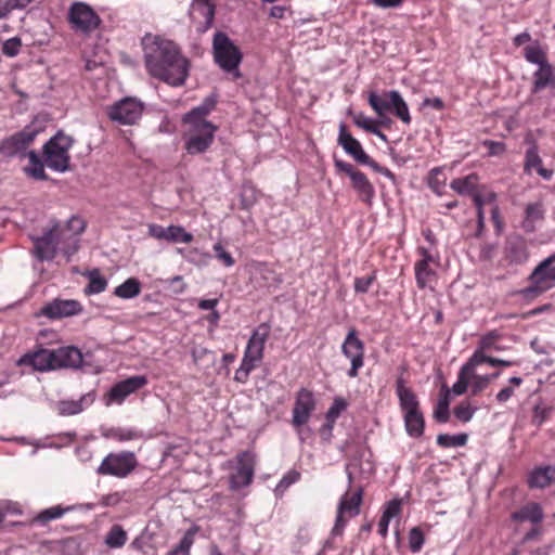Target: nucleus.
I'll return each mask as SVG.
<instances>
[{
  "mask_svg": "<svg viewBox=\"0 0 555 555\" xmlns=\"http://www.w3.org/2000/svg\"><path fill=\"white\" fill-rule=\"evenodd\" d=\"M467 440H468L467 434H459V435L440 434L437 436V444L444 449L464 447L467 443Z\"/></svg>",
  "mask_w": 555,
  "mask_h": 555,
  "instance_id": "41",
  "label": "nucleus"
},
{
  "mask_svg": "<svg viewBox=\"0 0 555 555\" xmlns=\"http://www.w3.org/2000/svg\"><path fill=\"white\" fill-rule=\"evenodd\" d=\"M499 337L500 335L495 331L487 333L480 338L478 348L475 351L486 353V351L495 348V341L499 339Z\"/></svg>",
  "mask_w": 555,
  "mask_h": 555,
  "instance_id": "55",
  "label": "nucleus"
},
{
  "mask_svg": "<svg viewBox=\"0 0 555 555\" xmlns=\"http://www.w3.org/2000/svg\"><path fill=\"white\" fill-rule=\"evenodd\" d=\"M86 228V222L82 218L73 216L66 223V225L62 227L61 229L65 230V241H70L72 238H75L77 235L82 233Z\"/></svg>",
  "mask_w": 555,
  "mask_h": 555,
  "instance_id": "45",
  "label": "nucleus"
},
{
  "mask_svg": "<svg viewBox=\"0 0 555 555\" xmlns=\"http://www.w3.org/2000/svg\"><path fill=\"white\" fill-rule=\"evenodd\" d=\"M387 98L390 100L391 109L397 118H399L403 124L410 125L412 121L408 104L401 96V94L396 91L391 90L386 93Z\"/></svg>",
  "mask_w": 555,
  "mask_h": 555,
  "instance_id": "30",
  "label": "nucleus"
},
{
  "mask_svg": "<svg viewBox=\"0 0 555 555\" xmlns=\"http://www.w3.org/2000/svg\"><path fill=\"white\" fill-rule=\"evenodd\" d=\"M106 287L107 281L98 270H93L89 273V284L85 289L86 294H100L104 292Z\"/></svg>",
  "mask_w": 555,
  "mask_h": 555,
  "instance_id": "43",
  "label": "nucleus"
},
{
  "mask_svg": "<svg viewBox=\"0 0 555 555\" xmlns=\"http://www.w3.org/2000/svg\"><path fill=\"white\" fill-rule=\"evenodd\" d=\"M478 366H470L466 369V362L462 365L457 374V380L452 386V391L456 396H461L466 392L467 387L470 383V390L474 396L483 391L491 383V376L479 375L476 373Z\"/></svg>",
  "mask_w": 555,
  "mask_h": 555,
  "instance_id": "15",
  "label": "nucleus"
},
{
  "mask_svg": "<svg viewBox=\"0 0 555 555\" xmlns=\"http://www.w3.org/2000/svg\"><path fill=\"white\" fill-rule=\"evenodd\" d=\"M212 54L215 63L223 72L233 74L235 78L241 77L238 67L243 60V53L225 33L218 31L214 35Z\"/></svg>",
  "mask_w": 555,
  "mask_h": 555,
  "instance_id": "4",
  "label": "nucleus"
},
{
  "mask_svg": "<svg viewBox=\"0 0 555 555\" xmlns=\"http://www.w3.org/2000/svg\"><path fill=\"white\" fill-rule=\"evenodd\" d=\"M271 332V326L269 323L263 322L259 324L253 332L247 346L251 349L260 350L263 353L266 341L268 340Z\"/></svg>",
  "mask_w": 555,
  "mask_h": 555,
  "instance_id": "35",
  "label": "nucleus"
},
{
  "mask_svg": "<svg viewBox=\"0 0 555 555\" xmlns=\"http://www.w3.org/2000/svg\"><path fill=\"white\" fill-rule=\"evenodd\" d=\"M63 242H65V230L61 229L60 223H55L41 236L34 238V253L41 261L52 260Z\"/></svg>",
  "mask_w": 555,
  "mask_h": 555,
  "instance_id": "11",
  "label": "nucleus"
},
{
  "mask_svg": "<svg viewBox=\"0 0 555 555\" xmlns=\"http://www.w3.org/2000/svg\"><path fill=\"white\" fill-rule=\"evenodd\" d=\"M315 405L317 401L311 390L300 388L297 391L292 411V425L297 433H300L302 426L310 421Z\"/></svg>",
  "mask_w": 555,
  "mask_h": 555,
  "instance_id": "13",
  "label": "nucleus"
},
{
  "mask_svg": "<svg viewBox=\"0 0 555 555\" xmlns=\"http://www.w3.org/2000/svg\"><path fill=\"white\" fill-rule=\"evenodd\" d=\"M66 20L74 33L85 36L91 35L102 23L93 8L82 1H75L69 5Z\"/></svg>",
  "mask_w": 555,
  "mask_h": 555,
  "instance_id": "7",
  "label": "nucleus"
},
{
  "mask_svg": "<svg viewBox=\"0 0 555 555\" xmlns=\"http://www.w3.org/2000/svg\"><path fill=\"white\" fill-rule=\"evenodd\" d=\"M33 0H0V8L7 12L8 16L14 10L26 8Z\"/></svg>",
  "mask_w": 555,
  "mask_h": 555,
  "instance_id": "59",
  "label": "nucleus"
},
{
  "mask_svg": "<svg viewBox=\"0 0 555 555\" xmlns=\"http://www.w3.org/2000/svg\"><path fill=\"white\" fill-rule=\"evenodd\" d=\"M17 365H28L31 366L35 371L39 372L56 370L53 350L44 348H40L34 352L25 353L18 359Z\"/></svg>",
  "mask_w": 555,
  "mask_h": 555,
  "instance_id": "21",
  "label": "nucleus"
},
{
  "mask_svg": "<svg viewBox=\"0 0 555 555\" xmlns=\"http://www.w3.org/2000/svg\"><path fill=\"white\" fill-rule=\"evenodd\" d=\"M141 282L135 278H129L124 283L115 287L114 295L121 299H131L141 293Z\"/></svg>",
  "mask_w": 555,
  "mask_h": 555,
  "instance_id": "34",
  "label": "nucleus"
},
{
  "mask_svg": "<svg viewBox=\"0 0 555 555\" xmlns=\"http://www.w3.org/2000/svg\"><path fill=\"white\" fill-rule=\"evenodd\" d=\"M377 275L376 271H372L366 276L356 278L354 279V292L360 294H365L371 288L372 284L376 281Z\"/></svg>",
  "mask_w": 555,
  "mask_h": 555,
  "instance_id": "53",
  "label": "nucleus"
},
{
  "mask_svg": "<svg viewBox=\"0 0 555 555\" xmlns=\"http://www.w3.org/2000/svg\"><path fill=\"white\" fill-rule=\"evenodd\" d=\"M149 383L146 376L144 375H134L128 377L117 384H115L109 391L107 392V397L109 402L122 403L125 399L137 392L139 389L146 386Z\"/></svg>",
  "mask_w": 555,
  "mask_h": 555,
  "instance_id": "19",
  "label": "nucleus"
},
{
  "mask_svg": "<svg viewBox=\"0 0 555 555\" xmlns=\"http://www.w3.org/2000/svg\"><path fill=\"white\" fill-rule=\"evenodd\" d=\"M167 231H168V227L164 228V227H162L159 224H156V223H151V224H149V228H147L149 236H151L153 238H156V240H164V241H166Z\"/></svg>",
  "mask_w": 555,
  "mask_h": 555,
  "instance_id": "62",
  "label": "nucleus"
},
{
  "mask_svg": "<svg viewBox=\"0 0 555 555\" xmlns=\"http://www.w3.org/2000/svg\"><path fill=\"white\" fill-rule=\"evenodd\" d=\"M402 512V501L399 499H395L386 503L383 515L387 519H392L398 517Z\"/></svg>",
  "mask_w": 555,
  "mask_h": 555,
  "instance_id": "57",
  "label": "nucleus"
},
{
  "mask_svg": "<svg viewBox=\"0 0 555 555\" xmlns=\"http://www.w3.org/2000/svg\"><path fill=\"white\" fill-rule=\"evenodd\" d=\"M348 403L341 397H336L325 414V420L330 423H336L339 415L347 409Z\"/></svg>",
  "mask_w": 555,
  "mask_h": 555,
  "instance_id": "49",
  "label": "nucleus"
},
{
  "mask_svg": "<svg viewBox=\"0 0 555 555\" xmlns=\"http://www.w3.org/2000/svg\"><path fill=\"white\" fill-rule=\"evenodd\" d=\"M489 364L491 366H502V367H508L514 365V362L489 357L486 353H481L480 351H474V353L470 356V358L466 361V369L470 366H480L482 364Z\"/></svg>",
  "mask_w": 555,
  "mask_h": 555,
  "instance_id": "33",
  "label": "nucleus"
},
{
  "mask_svg": "<svg viewBox=\"0 0 555 555\" xmlns=\"http://www.w3.org/2000/svg\"><path fill=\"white\" fill-rule=\"evenodd\" d=\"M425 542L423 531L418 527H414L409 532V547L412 553H418Z\"/></svg>",
  "mask_w": 555,
  "mask_h": 555,
  "instance_id": "52",
  "label": "nucleus"
},
{
  "mask_svg": "<svg viewBox=\"0 0 555 555\" xmlns=\"http://www.w3.org/2000/svg\"><path fill=\"white\" fill-rule=\"evenodd\" d=\"M404 426L408 435L413 438H420L424 434L425 418L422 411L404 414Z\"/></svg>",
  "mask_w": 555,
  "mask_h": 555,
  "instance_id": "32",
  "label": "nucleus"
},
{
  "mask_svg": "<svg viewBox=\"0 0 555 555\" xmlns=\"http://www.w3.org/2000/svg\"><path fill=\"white\" fill-rule=\"evenodd\" d=\"M529 259L526 241L521 236L509 237L503 249L502 261L507 267L522 266Z\"/></svg>",
  "mask_w": 555,
  "mask_h": 555,
  "instance_id": "20",
  "label": "nucleus"
},
{
  "mask_svg": "<svg viewBox=\"0 0 555 555\" xmlns=\"http://www.w3.org/2000/svg\"><path fill=\"white\" fill-rule=\"evenodd\" d=\"M524 56L529 63L538 66L548 62L545 52L539 46H527L524 49Z\"/></svg>",
  "mask_w": 555,
  "mask_h": 555,
  "instance_id": "48",
  "label": "nucleus"
},
{
  "mask_svg": "<svg viewBox=\"0 0 555 555\" xmlns=\"http://www.w3.org/2000/svg\"><path fill=\"white\" fill-rule=\"evenodd\" d=\"M72 506L63 507L62 505L51 506L41 511L34 519V521L46 525L51 520L62 518L67 512L72 511Z\"/></svg>",
  "mask_w": 555,
  "mask_h": 555,
  "instance_id": "40",
  "label": "nucleus"
},
{
  "mask_svg": "<svg viewBox=\"0 0 555 555\" xmlns=\"http://www.w3.org/2000/svg\"><path fill=\"white\" fill-rule=\"evenodd\" d=\"M548 86L554 88V70L547 62L539 65V68L533 73L531 91L532 93H538Z\"/></svg>",
  "mask_w": 555,
  "mask_h": 555,
  "instance_id": "28",
  "label": "nucleus"
},
{
  "mask_svg": "<svg viewBox=\"0 0 555 555\" xmlns=\"http://www.w3.org/2000/svg\"><path fill=\"white\" fill-rule=\"evenodd\" d=\"M527 482L531 489H543L555 483V466L534 468L529 474Z\"/></svg>",
  "mask_w": 555,
  "mask_h": 555,
  "instance_id": "25",
  "label": "nucleus"
},
{
  "mask_svg": "<svg viewBox=\"0 0 555 555\" xmlns=\"http://www.w3.org/2000/svg\"><path fill=\"white\" fill-rule=\"evenodd\" d=\"M106 437L117 440L119 442H124V441L140 439L142 437V434L134 429L112 428L106 434Z\"/></svg>",
  "mask_w": 555,
  "mask_h": 555,
  "instance_id": "47",
  "label": "nucleus"
},
{
  "mask_svg": "<svg viewBox=\"0 0 555 555\" xmlns=\"http://www.w3.org/2000/svg\"><path fill=\"white\" fill-rule=\"evenodd\" d=\"M482 145L488 149L489 156H500L506 152V144L500 141L485 140Z\"/></svg>",
  "mask_w": 555,
  "mask_h": 555,
  "instance_id": "61",
  "label": "nucleus"
},
{
  "mask_svg": "<svg viewBox=\"0 0 555 555\" xmlns=\"http://www.w3.org/2000/svg\"><path fill=\"white\" fill-rule=\"evenodd\" d=\"M337 142L357 163L367 162V154L364 152L361 143L348 131L345 124L339 126Z\"/></svg>",
  "mask_w": 555,
  "mask_h": 555,
  "instance_id": "22",
  "label": "nucleus"
},
{
  "mask_svg": "<svg viewBox=\"0 0 555 555\" xmlns=\"http://www.w3.org/2000/svg\"><path fill=\"white\" fill-rule=\"evenodd\" d=\"M532 169L537 170L538 175L545 180H550L554 173L552 169H546L543 167L542 158L540 157L535 146L528 149L525 155V172L530 175Z\"/></svg>",
  "mask_w": 555,
  "mask_h": 555,
  "instance_id": "27",
  "label": "nucleus"
},
{
  "mask_svg": "<svg viewBox=\"0 0 555 555\" xmlns=\"http://www.w3.org/2000/svg\"><path fill=\"white\" fill-rule=\"evenodd\" d=\"M447 178L443 175L442 168L436 167L429 171L428 185L437 194H441L446 186Z\"/></svg>",
  "mask_w": 555,
  "mask_h": 555,
  "instance_id": "46",
  "label": "nucleus"
},
{
  "mask_svg": "<svg viewBox=\"0 0 555 555\" xmlns=\"http://www.w3.org/2000/svg\"><path fill=\"white\" fill-rule=\"evenodd\" d=\"M198 527L193 526L186 530L181 538L178 545L170 550L166 555H190V551L195 541V535L198 532Z\"/></svg>",
  "mask_w": 555,
  "mask_h": 555,
  "instance_id": "37",
  "label": "nucleus"
},
{
  "mask_svg": "<svg viewBox=\"0 0 555 555\" xmlns=\"http://www.w3.org/2000/svg\"><path fill=\"white\" fill-rule=\"evenodd\" d=\"M73 143L74 141L69 135L61 131L57 132L43 145L44 164L54 171H67L70 162L69 149Z\"/></svg>",
  "mask_w": 555,
  "mask_h": 555,
  "instance_id": "6",
  "label": "nucleus"
},
{
  "mask_svg": "<svg viewBox=\"0 0 555 555\" xmlns=\"http://www.w3.org/2000/svg\"><path fill=\"white\" fill-rule=\"evenodd\" d=\"M144 63L147 73L170 86L184 85L190 70V61L179 46L162 36L147 34L142 38Z\"/></svg>",
  "mask_w": 555,
  "mask_h": 555,
  "instance_id": "1",
  "label": "nucleus"
},
{
  "mask_svg": "<svg viewBox=\"0 0 555 555\" xmlns=\"http://www.w3.org/2000/svg\"><path fill=\"white\" fill-rule=\"evenodd\" d=\"M138 466V461L133 452L121 451L118 453L107 454L96 473L103 476H114L125 478L130 475Z\"/></svg>",
  "mask_w": 555,
  "mask_h": 555,
  "instance_id": "8",
  "label": "nucleus"
},
{
  "mask_svg": "<svg viewBox=\"0 0 555 555\" xmlns=\"http://www.w3.org/2000/svg\"><path fill=\"white\" fill-rule=\"evenodd\" d=\"M353 122L359 128L386 140V135L378 129V122L366 117L363 113L356 114L353 116Z\"/></svg>",
  "mask_w": 555,
  "mask_h": 555,
  "instance_id": "42",
  "label": "nucleus"
},
{
  "mask_svg": "<svg viewBox=\"0 0 555 555\" xmlns=\"http://www.w3.org/2000/svg\"><path fill=\"white\" fill-rule=\"evenodd\" d=\"M128 540L126 530L120 525H113L105 535V544L109 548H120Z\"/></svg>",
  "mask_w": 555,
  "mask_h": 555,
  "instance_id": "38",
  "label": "nucleus"
},
{
  "mask_svg": "<svg viewBox=\"0 0 555 555\" xmlns=\"http://www.w3.org/2000/svg\"><path fill=\"white\" fill-rule=\"evenodd\" d=\"M83 399L80 400H63L59 403V412L61 415H75L83 411Z\"/></svg>",
  "mask_w": 555,
  "mask_h": 555,
  "instance_id": "50",
  "label": "nucleus"
},
{
  "mask_svg": "<svg viewBox=\"0 0 555 555\" xmlns=\"http://www.w3.org/2000/svg\"><path fill=\"white\" fill-rule=\"evenodd\" d=\"M555 253L542 260L530 273L529 286L519 291L525 299H534L555 287Z\"/></svg>",
  "mask_w": 555,
  "mask_h": 555,
  "instance_id": "5",
  "label": "nucleus"
},
{
  "mask_svg": "<svg viewBox=\"0 0 555 555\" xmlns=\"http://www.w3.org/2000/svg\"><path fill=\"white\" fill-rule=\"evenodd\" d=\"M386 93L387 92H385L383 95H379L375 91H371L367 98L370 106L380 118L385 116L386 112L391 111L392 104H390V100L387 98Z\"/></svg>",
  "mask_w": 555,
  "mask_h": 555,
  "instance_id": "39",
  "label": "nucleus"
},
{
  "mask_svg": "<svg viewBox=\"0 0 555 555\" xmlns=\"http://www.w3.org/2000/svg\"><path fill=\"white\" fill-rule=\"evenodd\" d=\"M214 251L216 258L220 260L225 267H232L235 263L232 255L228 253L220 243L214 245Z\"/></svg>",
  "mask_w": 555,
  "mask_h": 555,
  "instance_id": "60",
  "label": "nucleus"
},
{
  "mask_svg": "<svg viewBox=\"0 0 555 555\" xmlns=\"http://www.w3.org/2000/svg\"><path fill=\"white\" fill-rule=\"evenodd\" d=\"M422 107H431L436 111H443L446 107V104L442 99L440 98H426L422 102Z\"/></svg>",
  "mask_w": 555,
  "mask_h": 555,
  "instance_id": "64",
  "label": "nucleus"
},
{
  "mask_svg": "<svg viewBox=\"0 0 555 555\" xmlns=\"http://www.w3.org/2000/svg\"><path fill=\"white\" fill-rule=\"evenodd\" d=\"M334 166L338 172H344L350 178L351 186L357 192L359 199L371 206L375 195V189L365 173L341 159H335Z\"/></svg>",
  "mask_w": 555,
  "mask_h": 555,
  "instance_id": "10",
  "label": "nucleus"
},
{
  "mask_svg": "<svg viewBox=\"0 0 555 555\" xmlns=\"http://www.w3.org/2000/svg\"><path fill=\"white\" fill-rule=\"evenodd\" d=\"M129 547L131 550H134L137 552H140L142 555H146L147 554V541L145 539V535L144 534H140L138 537H135L132 542L130 543Z\"/></svg>",
  "mask_w": 555,
  "mask_h": 555,
  "instance_id": "63",
  "label": "nucleus"
},
{
  "mask_svg": "<svg viewBox=\"0 0 555 555\" xmlns=\"http://www.w3.org/2000/svg\"><path fill=\"white\" fill-rule=\"evenodd\" d=\"M215 105L214 100L207 99L183 116V124L188 126L183 134L184 149L189 155L203 154L212 145L218 127L206 117Z\"/></svg>",
  "mask_w": 555,
  "mask_h": 555,
  "instance_id": "2",
  "label": "nucleus"
},
{
  "mask_svg": "<svg viewBox=\"0 0 555 555\" xmlns=\"http://www.w3.org/2000/svg\"><path fill=\"white\" fill-rule=\"evenodd\" d=\"M55 358V367H79L82 363L83 357L77 347L66 346L53 349Z\"/></svg>",
  "mask_w": 555,
  "mask_h": 555,
  "instance_id": "24",
  "label": "nucleus"
},
{
  "mask_svg": "<svg viewBox=\"0 0 555 555\" xmlns=\"http://www.w3.org/2000/svg\"><path fill=\"white\" fill-rule=\"evenodd\" d=\"M449 400L446 396L440 399L434 411V417L438 423H447L449 421Z\"/></svg>",
  "mask_w": 555,
  "mask_h": 555,
  "instance_id": "56",
  "label": "nucleus"
},
{
  "mask_svg": "<svg viewBox=\"0 0 555 555\" xmlns=\"http://www.w3.org/2000/svg\"><path fill=\"white\" fill-rule=\"evenodd\" d=\"M515 522H530L532 526L540 525L544 519V512L540 503L529 502L511 514Z\"/></svg>",
  "mask_w": 555,
  "mask_h": 555,
  "instance_id": "23",
  "label": "nucleus"
},
{
  "mask_svg": "<svg viewBox=\"0 0 555 555\" xmlns=\"http://www.w3.org/2000/svg\"><path fill=\"white\" fill-rule=\"evenodd\" d=\"M167 242L170 243H191L193 241V235L185 231V229L181 225H169L167 231Z\"/></svg>",
  "mask_w": 555,
  "mask_h": 555,
  "instance_id": "44",
  "label": "nucleus"
},
{
  "mask_svg": "<svg viewBox=\"0 0 555 555\" xmlns=\"http://www.w3.org/2000/svg\"><path fill=\"white\" fill-rule=\"evenodd\" d=\"M236 473L230 477V489L240 490L251 483L255 473V455L250 451H243L236 455Z\"/></svg>",
  "mask_w": 555,
  "mask_h": 555,
  "instance_id": "17",
  "label": "nucleus"
},
{
  "mask_svg": "<svg viewBox=\"0 0 555 555\" xmlns=\"http://www.w3.org/2000/svg\"><path fill=\"white\" fill-rule=\"evenodd\" d=\"M360 466L359 461L354 460L346 465V474L348 478L349 489L341 495L338 505L332 535H341L349 519L360 514L363 503V486L353 485L357 481V470Z\"/></svg>",
  "mask_w": 555,
  "mask_h": 555,
  "instance_id": "3",
  "label": "nucleus"
},
{
  "mask_svg": "<svg viewBox=\"0 0 555 555\" xmlns=\"http://www.w3.org/2000/svg\"><path fill=\"white\" fill-rule=\"evenodd\" d=\"M27 157L29 165L24 168V172L27 177L34 180L46 181L49 179L44 171V162L41 160L40 156L35 151H28Z\"/></svg>",
  "mask_w": 555,
  "mask_h": 555,
  "instance_id": "31",
  "label": "nucleus"
},
{
  "mask_svg": "<svg viewBox=\"0 0 555 555\" xmlns=\"http://www.w3.org/2000/svg\"><path fill=\"white\" fill-rule=\"evenodd\" d=\"M82 311L83 307L78 300L54 298L42 306L40 309V315L50 320H60L63 318L78 315Z\"/></svg>",
  "mask_w": 555,
  "mask_h": 555,
  "instance_id": "18",
  "label": "nucleus"
},
{
  "mask_svg": "<svg viewBox=\"0 0 555 555\" xmlns=\"http://www.w3.org/2000/svg\"><path fill=\"white\" fill-rule=\"evenodd\" d=\"M476 412V408H473L468 401H462L457 404L454 410V416L462 423L469 422Z\"/></svg>",
  "mask_w": 555,
  "mask_h": 555,
  "instance_id": "51",
  "label": "nucleus"
},
{
  "mask_svg": "<svg viewBox=\"0 0 555 555\" xmlns=\"http://www.w3.org/2000/svg\"><path fill=\"white\" fill-rule=\"evenodd\" d=\"M396 392L399 398L401 410L405 413L420 411V402L411 388L405 387L404 380L398 378L396 383Z\"/></svg>",
  "mask_w": 555,
  "mask_h": 555,
  "instance_id": "26",
  "label": "nucleus"
},
{
  "mask_svg": "<svg viewBox=\"0 0 555 555\" xmlns=\"http://www.w3.org/2000/svg\"><path fill=\"white\" fill-rule=\"evenodd\" d=\"M543 219V210L541 203H530L526 207V216L522 228L526 232L531 233L535 230V222Z\"/></svg>",
  "mask_w": 555,
  "mask_h": 555,
  "instance_id": "36",
  "label": "nucleus"
},
{
  "mask_svg": "<svg viewBox=\"0 0 555 555\" xmlns=\"http://www.w3.org/2000/svg\"><path fill=\"white\" fill-rule=\"evenodd\" d=\"M416 251L421 258L414 264L415 281L420 289H425L437 280L438 259L426 247L420 246Z\"/></svg>",
  "mask_w": 555,
  "mask_h": 555,
  "instance_id": "14",
  "label": "nucleus"
},
{
  "mask_svg": "<svg viewBox=\"0 0 555 555\" xmlns=\"http://www.w3.org/2000/svg\"><path fill=\"white\" fill-rule=\"evenodd\" d=\"M38 130L33 127H25L23 130L4 138L0 142V155L3 157H25L27 156V150L34 143Z\"/></svg>",
  "mask_w": 555,
  "mask_h": 555,
  "instance_id": "9",
  "label": "nucleus"
},
{
  "mask_svg": "<svg viewBox=\"0 0 555 555\" xmlns=\"http://www.w3.org/2000/svg\"><path fill=\"white\" fill-rule=\"evenodd\" d=\"M509 384L512 386L504 387L496 395V400L501 403L506 402L514 395V387H518L522 384V378L518 376H513L509 378Z\"/></svg>",
  "mask_w": 555,
  "mask_h": 555,
  "instance_id": "54",
  "label": "nucleus"
},
{
  "mask_svg": "<svg viewBox=\"0 0 555 555\" xmlns=\"http://www.w3.org/2000/svg\"><path fill=\"white\" fill-rule=\"evenodd\" d=\"M479 177L477 173H469L462 178L453 179L450 188L460 195H474L478 191Z\"/></svg>",
  "mask_w": 555,
  "mask_h": 555,
  "instance_id": "29",
  "label": "nucleus"
},
{
  "mask_svg": "<svg viewBox=\"0 0 555 555\" xmlns=\"http://www.w3.org/2000/svg\"><path fill=\"white\" fill-rule=\"evenodd\" d=\"M341 353L350 360L351 366L347 372L350 378H356L359 371L364 365L365 347L364 343L359 338L358 332L351 327L341 345Z\"/></svg>",
  "mask_w": 555,
  "mask_h": 555,
  "instance_id": "12",
  "label": "nucleus"
},
{
  "mask_svg": "<svg viewBox=\"0 0 555 555\" xmlns=\"http://www.w3.org/2000/svg\"><path fill=\"white\" fill-rule=\"evenodd\" d=\"M143 103L134 98H125L107 109L108 117L122 125H133L142 116Z\"/></svg>",
  "mask_w": 555,
  "mask_h": 555,
  "instance_id": "16",
  "label": "nucleus"
},
{
  "mask_svg": "<svg viewBox=\"0 0 555 555\" xmlns=\"http://www.w3.org/2000/svg\"><path fill=\"white\" fill-rule=\"evenodd\" d=\"M22 47L21 39L17 37L5 40L2 44V52L7 56L13 57L20 53Z\"/></svg>",
  "mask_w": 555,
  "mask_h": 555,
  "instance_id": "58",
  "label": "nucleus"
}]
</instances>
